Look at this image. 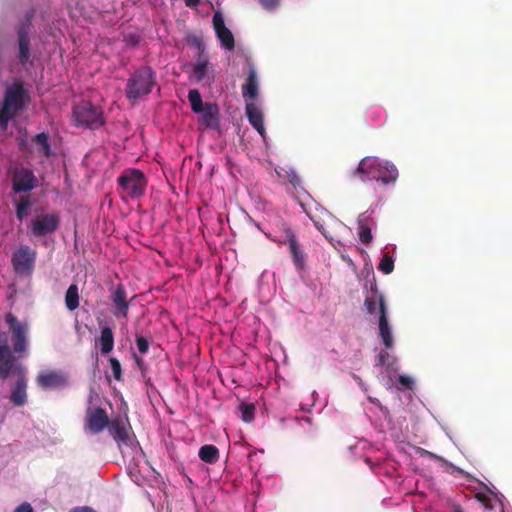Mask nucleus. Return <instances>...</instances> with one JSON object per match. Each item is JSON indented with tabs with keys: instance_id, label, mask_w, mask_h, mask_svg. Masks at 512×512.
Here are the masks:
<instances>
[{
	"instance_id": "f257e3e1",
	"label": "nucleus",
	"mask_w": 512,
	"mask_h": 512,
	"mask_svg": "<svg viewBox=\"0 0 512 512\" xmlns=\"http://www.w3.org/2000/svg\"><path fill=\"white\" fill-rule=\"evenodd\" d=\"M351 175L361 182L376 180L388 185L396 182L398 170L395 165L388 161H383L378 157L366 156L359 162Z\"/></svg>"
},
{
	"instance_id": "f03ea898",
	"label": "nucleus",
	"mask_w": 512,
	"mask_h": 512,
	"mask_svg": "<svg viewBox=\"0 0 512 512\" xmlns=\"http://www.w3.org/2000/svg\"><path fill=\"white\" fill-rule=\"evenodd\" d=\"M157 85L156 72L150 66H141L131 73L125 86L126 98L132 103L149 95Z\"/></svg>"
},
{
	"instance_id": "7ed1b4c3",
	"label": "nucleus",
	"mask_w": 512,
	"mask_h": 512,
	"mask_svg": "<svg viewBox=\"0 0 512 512\" xmlns=\"http://www.w3.org/2000/svg\"><path fill=\"white\" fill-rule=\"evenodd\" d=\"M29 101V96L23 84L15 82L8 86L4 92L2 106L0 108V129L6 130L9 121L22 111Z\"/></svg>"
},
{
	"instance_id": "20e7f679",
	"label": "nucleus",
	"mask_w": 512,
	"mask_h": 512,
	"mask_svg": "<svg viewBox=\"0 0 512 512\" xmlns=\"http://www.w3.org/2000/svg\"><path fill=\"white\" fill-rule=\"evenodd\" d=\"M5 321L9 327L11 351L24 358L29 350V324L21 322L11 312L5 315Z\"/></svg>"
},
{
	"instance_id": "39448f33",
	"label": "nucleus",
	"mask_w": 512,
	"mask_h": 512,
	"mask_svg": "<svg viewBox=\"0 0 512 512\" xmlns=\"http://www.w3.org/2000/svg\"><path fill=\"white\" fill-rule=\"evenodd\" d=\"M121 190L131 198H141L145 195L147 179L139 169H126L117 178Z\"/></svg>"
},
{
	"instance_id": "423d86ee",
	"label": "nucleus",
	"mask_w": 512,
	"mask_h": 512,
	"mask_svg": "<svg viewBox=\"0 0 512 512\" xmlns=\"http://www.w3.org/2000/svg\"><path fill=\"white\" fill-rule=\"evenodd\" d=\"M76 126L98 129L104 124L102 110L91 102L82 101L73 107Z\"/></svg>"
},
{
	"instance_id": "0eeeda50",
	"label": "nucleus",
	"mask_w": 512,
	"mask_h": 512,
	"mask_svg": "<svg viewBox=\"0 0 512 512\" xmlns=\"http://www.w3.org/2000/svg\"><path fill=\"white\" fill-rule=\"evenodd\" d=\"M60 226V216L57 212L36 215L29 223L31 236L42 238L54 234Z\"/></svg>"
},
{
	"instance_id": "6e6552de",
	"label": "nucleus",
	"mask_w": 512,
	"mask_h": 512,
	"mask_svg": "<svg viewBox=\"0 0 512 512\" xmlns=\"http://www.w3.org/2000/svg\"><path fill=\"white\" fill-rule=\"evenodd\" d=\"M21 359L11 351L7 344V334L0 330V379H7L15 373H19L24 367L18 363Z\"/></svg>"
},
{
	"instance_id": "1a4fd4ad",
	"label": "nucleus",
	"mask_w": 512,
	"mask_h": 512,
	"mask_svg": "<svg viewBox=\"0 0 512 512\" xmlns=\"http://www.w3.org/2000/svg\"><path fill=\"white\" fill-rule=\"evenodd\" d=\"M301 207L317 230L320 231L326 239L331 240L332 237L329 235L326 225L338 221L337 218L330 211L317 203L309 207L301 203Z\"/></svg>"
},
{
	"instance_id": "9d476101",
	"label": "nucleus",
	"mask_w": 512,
	"mask_h": 512,
	"mask_svg": "<svg viewBox=\"0 0 512 512\" xmlns=\"http://www.w3.org/2000/svg\"><path fill=\"white\" fill-rule=\"evenodd\" d=\"M107 429L119 447L133 446L135 442V435L132 431L128 418L125 420L121 418L112 419Z\"/></svg>"
},
{
	"instance_id": "9b49d317",
	"label": "nucleus",
	"mask_w": 512,
	"mask_h": 512,
	"mask_svg": "<svg viewBox=\"0 0 512 512\" xmlns=\"http://www.w3.org/2000/svg\"><path fill=\"white\" fill-rule=\"evenodd\" d=\"M12 190L15 193H26L37 187L38 181L34 172L23 166L14 167L11 171Z\"/></svg>"
},
{
	"instance_id": "f8f14e48",
	"label": "nucleus",
	"mask_w": 512,
	"mask_h": 512,
	"mask_svg": "<svg viewBox=\"0 0 512 512\" xmlns=\"http://www.w3.org/2000/svg\"><path fill=\"white\" fill-rule=\"evenodd\" d=\"M36 251L28 245H20L12 255V265L18 274H30L33 271Z\"/></svg>"
},
{
	"instance_id": "ddd939ff",
	"label": "nucleus",
	"mask_w": 512,
	"mask_h": 512,
	"mask_svg": "<svg viewBox=\"0 0 512 512\" xmlns=\"http://www.w3.org/2000/svg\"><path fill=\"white\" fill-rule=\"evenodd\" d=\"M36 383L43 390H56L68 386L69 378L63 371L45 370L37 375Z\"/></svg>"
},
{
	"instance_id": "4468645a",
	"label": "nucleus",
	"mask_w": 512,
	"mask_h": 512,
	"mask_svg": "<svg viewBox=\"0 0 512 512\" xmlns=\"http://www.w3.org/2000/svg\"><path fill=\"white\" fill-rule=\"evenodd\" d=\"M109 299L112 304V314L117 318L128 320L130 300L127 298L125 286L120 283L110 290Z\"/></svg>"
},
{
	"instance_id": "2eb2a0df",
	"label": "nucleus",
	"mask_w": 512,
	"mask_h": 512,
	"mask_svg": "<svg viewBox=\"0 0 512 512\" xmlns=\"http://www.w3.org/2000/svg\"><path fill=\"white\" fill-rule=\"evenodd\" d=\"M285 240L283 243L288 246L289 253L295 268L302 271L306 267L307 254L302 250L301 245L291 228L284 231Z\"/></svg>"
},
{
	"instance_id": "dca6fc26",
	"label": "nucleus",
	"mask_w": 512,
	"mask_h": 512,
	"mask_svg": "<svg viewBox=\"0 0 512 512\" xmlns=\"http://www.w3.org/2000/svg\"><path fill=\"white\" fill-rule=\"evenodd\" d=\"M213 29L221 46L232 51L235 48V38L229 28L226 27L224 17L220 11H216L212 19Z\"/></svg>"
},
{
	"instance_id": "f3484780",
	"label": "nucleus",
	"mask_w": 512,
	"mask_h": 512,
	"mask_svg": "<svg viewBox=\"0 0 512 512\" xmlns=\"http://www.w3.org/2000/svg\"><path fill=\"white\" fill-rule=\"evenodd\" d=\"M111 420L105 409L101 407L88 408L85 420V428L92 434H99L110 424Z\"/></svg>"
},
{
	"instance_id": "a211bd4d",
	"label": "nucleus",
	"mask_w": 512,
	"mask_h": 512,
	"mask_svg": "<svg viewBox=\"0 0 512 512\" xmlns=\"http://www.w3.org/2000/svg\"><path fill=\"white\" fill-rule=\"evenodd\" d=\"M364 306L367 313L370 315H374L377 310L379 315H382V312L387 313V306L384 296L381 292H379L376 283L371 284L370 290L368 291L364 300Z\"/></svg>"
},
{
	"instance_id": "6ab92c4d",
	"label": "nucleus",
	"mask_w": 512,
	"mask_h": 512,
	"mask_svg": "<svg viewBox=\"0 0 512 512\" xmlns=\"http://www.w3.org/2000/svg\"><path fill=\"white\" fill-rule=\"evenodd\" d=\"M201 117L199 126L202 129H219V107L214 103H205L203 111L200 112Z\"/></svg>"
},
{
	"instance_id": "aec40b11",
	"label": "nucleus",
	"mask_w": 512,
	"mask_h": 512,
	"mask_svg": "<svg viewBox=\"0 0 512 512\" xmlns=\"http://www.w3.org/2000/svg\"><path fill=\"white\" fill-rule=\"evenodd\" d=\"M18 378L15 382V385L11 391L10 401L15 406H23L27 402V378L25 374V369H20V372L17 373Z\"/></svg>"
},
{
	"instance_id": "412c9836",
	"label": "nucleus",
	"mask_w": 512,
	"mask_h": 512,
	"mask_svg": "<svg viewBox=\"0 0 512 512\" xmlns=\"http://www.w3.org/2000/svg\"><path fill=\"white\" fill-rule=\"evenodd\" d=\"M30 24L25 23L18 29L19 62L25 65L30 60Z\"/></svg>"
},
{
	"instance_id": "4be33fe9",
	"label": "nucleus",
	"mask_w": 512,
	"mask_h": 512,
	"mask_svg": "<svg viewBox=\"0 0 512 512\" xmlns=\"http://www.w3.org/2000/svg\"><path fill=\"white\" fill-rule=\"evenodd\" d=\"M246 115L251 126L265 138V127L262 111L253 103L246 104Z\"/></svg>"
},
{
	"instance_id": "5701e85b",
	"label": "nucleus",
	"mask_w": 512,
	"mask_h": 512,
	"mask_svg": "<svg viewBox=\"0 0 512 512\" xmlns=\"http://www.w3.org/2000/svg\"><path fill=\"white\" fill-rule=\"evenodd\" d=\"M242 95L244 98L255 99L258 96V79L257 72L254 67H251L245 83L242 85Z\"/></svg>"
},
{
	"instance_id": "b1692460",
	"label": "nucleus",
	"mask_w": 512,
	"mask_h": 512,
	"mask_svg": "<svg viewBox=\"0 0 512 512\" xmlns=\"http://www.w3.org/2000/svg\"><path fill=\"white\" fill-rule=\"evenodd\" d=\"M378 326H379V336L382 339V342L386 349H391L393 347V335L391 332V328L388 322L387 313L382 312V315H379L378 318Z\"/></svg>"
},
{
	"instance_id": "393cba45",
	"label": "nucleus",
	"mask_w": 512,
	"mask_h": 512,
	"mask_svg": "<svg viewBox=\"0 0 512 512\" xmlns=\"http://www.w3.org/2000/svg\"><path fill=\"white\" fill-rule=\"evenodd\" d=\"M98 342L102 354H108L113 350L114 335L112 329L109 326H104L101 328V334L98 339Z\"/></svg>"
},
{
	"instance_id": "a878e982",
	"label": "nucleus",
	"mask_w": 512,
	"mask_h": 512,
	"mask_svg": "<svg viewBox=\"0 0 512 512\" xmlns=\"http://www.w3.org/2000/svg\"><path fill=\"white\" fill-rule=\"evenodd\" d=\"M209 58L208 55L196 57V63L193 66V75L198 82L203 81L208 73Z\"/></svg>"
},
{
	"instance_id": "bb28decb",
	"label": "nucleus",
	"mask_w": 512,
	"mask_h": 512,
	"mask_svg": "<svg viewBox=\"0 0 512 512\" xmlns=\"http://www.w3.org/2000/svg\"><path fill=\"white\" fill-rule=\"evenodd\" d=\"M199 458L209 464H214L219 459V450L215 445L206 444L199 449Z\"/></svg>"
},
{
	"instance_id": "cd10ccee",
	"label": "nucleus",
	"mask_w": 512,
	"mask_h": 512,
	"mask_svg": "<svg viewBox=\"0 0 512 512\" xmlns=\"http://www.w3.org/2000/svg\"><path fill=\"white\" fill-rule=\"evenodd\" d=\"M79 289L77 284H71L65 293V305L69 311H74L79 307Z\"/></svg>"
},
{
	"instance_id": "c85d7f7f",
	"label": "nucleus",
	"mask_w": 512,
	"mask_h": 512,
	"mask_svg": "<svg viewBox=\"0 0 512 512\" xmlns=\"http://www.w3.org/2000/svg\"><path fill=\"white\" fill-rule=\"evenodd\" d=\"M31 206L30 195L20 197L16 203V217L19 221H23L28 216Z\"/></svg>"
},
{
	"instance_id": "c756f323",
	"label": "nucleus",
	"mask_w": 512,
	"mask_h": 512,
	"mask_svg": "<svg viewBox=\"0 0 512 512\" xmlns=\"http://www.w3.org/2000/svg\"><path fill=\"white\" fill-rule=\"evenodd\" d=\"M34 142L40 146L39 152L45 157H49L52 154L51 146L49 143V136L45 132H41L34 137Z\"/></svg>"
},
{
	"instance_id": "7c9ffc66",
	"label": "nucleus",
	"mask_w": 512,
	"mask_h": 512,
	"mask_svg": "<svg viewBox=\"0 0 512 512\" xmlns=\"http://www.w3.org/2000/svg\"><path fill=\"white\" fill-rule=\"evenodd\" d=\"M185 41L189 46L197 49V51H198L197 57H201L202 55H207L206 51H205L206 47H205L202 36H199L196 34H189L186 36Z\"/></svg>"
},
{
	"instance_id": "2f4dec72",
	"label": "nucleus",
	"mask_w": 512,
	"mask_h": 512,
	"mask_svg": "<svg viewBox=\"0 0 512 512\" xmlns=\"http://www.w3.org/2000/svg\"><path fill=\"white\" fill-rule=\"evenodd\" d=\"M188 100L191 105V109L194 113H200L203 111L205 104H203L201 94L198 90L192 89L188 92Z\"/></svg>"
},
{
	"instance_id": "473e14b6",
	"label": "nucleus",
	"mask_w": 512,
	"mask_h": 512,
	"mask_svg": "<svg viewBox=\"0 0 512 512\" xmlns=\"http://www.w3.org/2000/svg\"><path fill=\"white\" fill-rule=\"evenodd\" d=\"M358 225H359V233H358V236H359V240L363 243V244H370L372 239H373V236H372V232H371V228L364 223L363 220H359L358 221Z\"/></svg>"
},
{
	"instance_id": "72a5a7b5",
	"label": "nucleus",
	"mask_w": 512,
	"mask_h": 512,
	"mask_svg": "<svg viewBox=\"0 0 512 512\" xmlns=\"http://www.w3.org/2000/svg\"><path fill=\"white\" fill-rule=\"evenodd\" d=\"M379 270L383 272L384 274L388 275L393 272L394 270V260L391 256L388 254H385L380 263H379Z\"/></svg>"
},
{
	"instance_id": "f704fd0d",
	"label": "nucleus",
	"mask_w": 512,
	"mask_h": 512,
	"mask_svg": "<svg viewBox=\"0 0 512 512\" xmlns=\"http://www.w3.org/2000/svg\"><path fill=\"white\" fill-rule=\"evenodd\" d=\"M109 363H110V367H111L114 378L117 381H121L122 380L121 363L119 362V360L117 358H114V357H111L109 359Z\"/></svg>"
},
{
	"instance_id": "c9c22d12",
	"label": "nucleus",
	"mask_w": 512,
	"mask_h": 512,
	"mask_svg": "<svg viewBox=\"0 0 512 512\" xmlns=\"http://www.w3.org/2000/svg\"><path fill=\"white\" fill-rule=\"evenodd\" d=\"M242 413V420L245 422H251L254 418V406L252 404H242L240 406Z\"/></svg>"
},
{
	"instance_id": "e433bc0d",
	"label": "nucleus",
	"mask_w": 512,
	"mask_h": 512,
	"mask_svg": "<svg viewBox=\"0 0 512 512\" xmlns=\"http://www.w3.org/2000/svg\"><path fill=\"white\" fill-rule=\"evenodd\" d=\"M136 345L141 354H146L149 350L148 339L142 335H136Z\"/></svg>"
},
{
	"instance_id": "4c0bfd02",
	"label": "nucleus",
	"mask_w": 512,
	"mask_h": 512,
	"mask_svg": "<svg viewBox=\"0 0 512 512\" xmlns=\"http://www.w3.org/2000/svg\"><path fill=\"white\" fill-rule=\"evenodd\" d=\"M260 5L267 11H274L276 10L281 0H258Z\"/></svg>"
},
{
	"instance_id": "58836bf2",
	"label": "nucleus",
	"mask_w": 512,
	"mask_h": 512,
	"mask_svg": "<svg viewBox=\"0 0 512 512\" xmlns=\"http://www.w3.org/2000/svg\"><path fill=\"white\" fill-rule=\"evenodd\" d=\"M398 382L400 384V387H398L399 390L411 389L413 386V380L406 375H400L398 378Z\"/></svg>"
},
{
	"instance_id": "ea45409f",
	"label": "nucleus",
	"mask_w": 512,
	"mask_h": 512,
	"mask_svg": "<svg viewBox=\"0 0 512 512\" xmlns=\"http://www.w3.org/2000/svg\"><path fill=\"white\" fill-rule=\"evenodd\" d=\"M388 359H389V353L387 351H381L377 356L376 365L384 366L387 363Z\"/></svg>"
},
{
	"instance_id": "a19ab883",
	"label": "nucleus",
	"mask_w": 512,
	"mask_h": 512,
	"mask_svg": "<svg viewBox=\"0 0 512 512\" xmlns=\"http://www.w3.org/2000/svg\"><path fill=\"white\" fill-rule=\"evenodd\" d=\"M288 180H289V183L295 188H297L301 185V178L294 172H292L288 175Z\"/></svg>"
},
{
	"instance_id": "79ce46f5",
	"label": "nucleus",
	"mask_w": 512,
	"mask_h": 512,
	"mask_svg": "<svg viewBox=\"0 0 512 512\" xmlns=\"http://www.w3.org/2000/svg\"><path fill=\"white\" fill-rule=\"evenodd\" d=\"M14 512H33V508L29 503H23L20 506H18Z\"/></svg>"
},
{
	"instance_id": "37998d69",
	"label": "nucleus",
	"mask_w": 512,
	"mask_h": 512,
	"mask_svg": "<svg viewBox=\"0 0 512 512\" xmlns=\"http://www.w3.org/2000/svg\"><path fill=\"white\" fill-rule=\"evenodd\" d=\"M70 512H96L93 508L88 506L75 507Z\"/></svg>"
},
{
	"instance_id": "c03bdc74",
	"label": "nucleus",
	"mask_w": 512,
	"mask_h": 512,
	"mask_svg": "<svg viewBox=\"0 0 512 512\" xmlns=\"http://www.w3.org/2000/svg\"><path fill=\"white\" fill-rule=\"evenodd\" d=\"M476 498L482 502L483 504H485L486 507H488V503L490 502V499L485 495V494H482V493H478L476 495Z\"/></svg>"
},
{
	"instance_id": "a18cd8bd",
	"label": "nucleus",
	"mask_w": 512,
	"mask_h": 512,
	"mask_svg": "<svg viewBox=\"0 0 512 512\" xmlns=\"http://www.w3.org/2000/svg\"><path fill=\"white\" fill-rule=\"evenodd\" d=\"M201 0H184L185 5L189 8H196Z\"/></svg>"
},
{
	"instance_id": "49530a36",
	"label": "nucleus",
	"mask_w": 512,
	"mask_h": 512,
	"mask_svg": "<svg viewBox=\"0 0 512 512\" xmlns=\"http://www.w3.org/2000/svg\"><path fill=\"white\" fill-rule=\"evenodd\" d=\"M134 359L136 361V364L137 366L142 369L143 365H144V360L140 357H138L137 355L134 354Z\"/></svg>"
},
{
	"instance_id": "de8ad7c7",
	"label": "nucleus",
	"mask_w": 512,
	"mask_h": 512,
	"mask_svg": "<svg viewBox=\"0 0 512 512\" xmlns=\"http://www.w3.org/2000/svg\"><path fill=\"white\" fill-rule=\"evenodd\" d=\"M453 512H464V511L460 506L457 505V506L453 507Z\"/></svg>"
},
{
	"instance_id": "09e8293b",
	"label": "nucleus",
	"mask_w": 512,
	"mask_h": 512,
	"mask_svg": "<svg viewBox=\"0 0 512 512\" xmlns=\"http://www.w3.org/2000/svg\"><path fill=\"white\" fill-rule=\"evenodd\" d=\"M354 378L357 380L358 384L362 387L363 386V382H362L361 378L358 377V376H354Z\"/></svg>"
},
{
	"instance_id": "8fccbe9b",
	"label": "nucleus",
	"mask_w": 512,
	"mask_h": 512,
	"mask_svg": "<svg viewBox=\"0 0 512 512\" xmlns=\"http://www.w3.org/2000/svg\"><path fill=\"white\" fill-rule=\"evenodd\" d=\"M423 453H427L429 455H432V453L428 452L427 450H423Z\"/></svg>"
}]
</instances>
